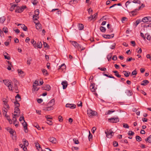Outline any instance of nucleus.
Wrapping results in <instances>:
<instances>
[{
	"instance_id": "1",
	"label": "nucleus",
	"mask_w": 151,
	"mask_h": 151,
	"mask_svg": "<svg viewBox=\"0 0 151 151\" xmlns=\"http://www.w3.org/2000/svg\"><path fill=\"white\" fill-rule=\"evenodd\" d=\"M105 133L106 134L107 137L110 138L113 136L114 133L111 129L107 130L105 132Z\"/></svg>"
},
{
	"instance_id": "2",
	"label": "nucleus",
	"mask_w": 151,
	"mask_h": 151,
	"mask_svg": "<svg viewBox=\"0 0 151 151\" xmlns=\"http://www.w3.org/2000/svg\"><path fill=\"white\" fill-rule=\"evenodd\" d=\"M87 113L89 116H94L97 114L96 112L93 111L90 109H88L87 110Z\"/></svg>"
},
{
	"instance_id": "3",
	"label": "nucleus",
	"mask_w": 151,
	"mask_h": 151,
	"mask_svg": "<svg viewBox=\"0 0 151 151\" xmlns=\"http://www.w3.org/2000/svg\"><path fill=\"white\" fill-rule=\"evenodd\" d=\"M5 84L8 86L9 90L12 91L13 89V84L9 81H5L4 82Z\"/></svg>"
},
{
	"instance_id": "4",
	"label": "nucleus",
	"mask_w": 151,
	"mask_h": 151,
	"mask_svg": "<svg viewBox=\"0 0 151 151\" xmlns=\"http://www.w3.org/2000/svg\"><path fill=\"white\" fill-rule=\"evenodd\" d=\"M14 83V86L13 87V88L15 90V92L16 93H18L19 92V91L18 90V88L17 86L18 84V81L16 79H14L13 81Z\"/></svg>"
},
{
	"instance_id": "5",
	"label": "nucleus",
	"mask_w": 151,
	"mask_h": 151,
	"mask_svg": "<svg viewBox=\"0 0 151 151\" xmlns=\"http://www.w3.org/2000/svg\"><path fill=\"white\" fill-rule=\"evenodd\" d=\"M26 6H22L18 7L15 10V12L17 13H21L26 8Z\"/></svg>"
},
{
	"instance_id": "6",
	"label": "nucleus",
	"mask_w": 151,
	"mask_h": 151,
	"mask_svg": "<svg viewBox=\"0 0 151 151\" xmlns=\"http://www.w3.org/2000/svg\"><path fill=\"white\" fill-rule=\"evenodd\" d=\"M3 102L4 104V108L6 109H9V106L8 104H7L8 102V100L5 99H3Z\"/></svg>"
},
{
	"instance_id": "7",
	"label": "nucleus",
	"mask_w": 151,
	"mask_h": 151,
	"mask_svg": "<svg viewBox=\"0 0 151 151\" xmlns=\"http://www.w3.org/2000/svg\"><path fill=\"white\" fill-rule=\"evenodd\" d=\"M110 122L112 123H116L119 121V119L118 118H113L109 119Z\"/></svg>"
},
{
	"instance_id": "8",
	"label": "nucleus",
	"mask_w": 151,
	"mask_h": 151,
	"mask_svg": "<svg viewBox=\"0 0 151 151\" xmlns=\"http://www.w3.org/2000/svg\"><path fill=\"white\" fill-rule=\"evenodd\" d=\"M142 21L144 22H150L151 21V17H145L143 18Z\"/></svg>"
},
{
	"instance_id": "9",
	"label": "nucleus",
	"mask_w": 151,
	"mask_h": 151,
	"mask_svg": "<svg viewBox=\"0 0 151 151\" xmlns=\"http://www.w3.org/2000/svg\"><path fill=\"white\" fill-rule=\"evenodd\" d=\"M24 122L22 123V125L24 127V130L25 133L28 132L27 124V122L24 120Z\"/></svg>"
},
{
	"instance_id": "10",
	"label": "nucleus",
	"mask_w": 151,
	"mask_h": 151,
	"mask_svg": "<svg viewBox=\"0 0 151 151\" xmlns=\"http://www.w3.org/2000/svg\"><path fill=\"white\" fill-rule=\"evenodd\" d=\"M17 72L18 73V75L20 76L23 77L24 76L25 74L24 72L22 71L21 69H18Z\"/></svg>"
},
{
	"instance_id": "11",
	"label": "nucleus",
	"mask_w": 151,
	"mask_h": 151,
	"mask_svg": "<svg viewBox=\"0 0 151 151\" xmlns=\"http://www.w3.org/2000/svg\"><path fill=\"white\" fill-rule=\"evenodd\" d=\"M66 107H69L71 109H73L76 107V105L73 104H67L65 105Z\"/></svg>"
},
{
	"instance_id": "12",
	"label": "nucleus",
	"mask_w": 151,
	"mask_h": 151,
	"mask_svg": "<svg viewBox=\"0 0 151 151\" xmlns=\"http://www.w3.org/2000/svg\"><path fill=\"white\" fill-rule=\"evenodd\" d=\"M61 84L63 85V89H64L66 88L68 85V82L66 81H62Z\"/></svg>"
},
{
	"instance_id": "13",
	"label": "nucleus",
	"mask_w": 151,
	"mask_h": 151,
	"mask_svg": "<svg viewBox=\"0 0 151 151\" xmlns=\"http://www.w3.org/2000/svg\"><path fill=\"white\" fill-rule=\"evenodd\" d=\"M49 141L53 144H55L57 142L56 139L53 137H50L49 138Z\"/></svg>"
},
{
	"instance_id": "14",
	"label": "nucleus",
	"mask_w": 151,
	"mask_h": 151,
	"mask_svg": "<svg viewBox=\"0 0 151 151\" xmlns=\"http://www.w3.org/2000/svg\"><path fill=\"white\" fill-rule=\"evenodd\" d=\"M103 37L104 38L106 39H110L112 38H113L114 37V34H112L111 35H103Z\"/></svg>"
},
{
	"instance_id": "15",
	"label": "nucleus",
	"mask_w": 151,
	"mask_h": 151,
	"mask_svg": "<svg viewBox=\"0 0 151 151\" xmlns=\"http://www.w3.org/2000/svg\"><path fill=\"white\" fill-rule=\"evenodd\" d=\"M18 26L20 25L21 28L23 30L25 31H26L27 29V27L24 24H17Z\"/></svg>"
},
{
	"instance_id": "16",
	"label": "nucleus",
	"mask_w": 151,
	"mask_h": 151,
	"mask_svg": "<svg viewBox=\"0 0 151 151\" xmlns=\"http://www.w3.org/2000/svg\"><path fill=\"white\" fill-rule=\"evenodd\" d=\"M43 89L47 91H49L50 90V85H46L45 86L43 87Z\"/></svg>"
},
{
	"instance_id": "17",
	"label": "nucleus",
	"mask_w": 151,
	"mask_h": 151,
	"mask_svg": "<svg viewBox=\"0 0 151 151\" xmlns=\"http://www.w3.org/2000/svg\"><path fill=\"white\" fill-rule=\"evenodd\" d=\"M55 100L54 99H52L47 104V106H53L54 104Z\"/></svg>"
},
{
	"instance_id": "18",
	"label": "nucleus",
	"mask_w": 151,
	"mask_h": 151,
	"mask_svg": "<svg viewBox=\"0 0 151 151\" xmlns=\"http://www.w3.org/2000/svg\"><path fill=\"white\" fill-rule=\"evenodd\" d=\"M139 10V9H136L134 10L131 11L129 12V13L133 16H134L136 14V13L137 11Z\"/></svg>"
},
{
	"instance_id": "19",
	"label": "nucleus",
	"mask_w": 151,
	"mask_h": 151,
	"mask_svg": "<svg viewBox=\"0 0 151 151\" xmlns=\"http://www.w3.org/2000/svg\"><path fill=\"white\" fill-rule=\"evenodd\" d=\"M48 106L47 107L45 108L44 110L46 111H49L52 110L53 109V107L52 106Z\"/></svg>"
},
{
	"instance_id": "20",
	"label": "nucleus",
	"mask_w": 151,
	"mask_h": 151,
	"mask_svg": "<svg viewBox=\"0 0 151 151\" xmlns=\"http://www.w3.org/2000/svg\"><path fill=\"white\" fill-rule=\"evenodd\" d=\"M35 146L37 150H40V149L42 150L40 145L38 142H35Z\"/></svg>"
},
{
	"instance_id": "21",
	"label": "nucleus",
	"mask_w": 151,
	"mask_h": 151,
	"mask_svg": "<svg viewBox=\"0 0 151 151\" xmlns=\"http://www.w3.org/2000/svg\"><path fill=\"white\" fill-rule=\"evenodd\" d=\"M149 83V81L146 80H144L142 81L141 85L142 86H145Z\"/></svg>"
},
{
	"instance_id": "22",
	"label": "nucleus",
	"mask_w": 151,
	"mask_h": 151,
	"mask_svg": "<svg viewBox=\"0 0 151 151\" xmlns=\"http://www.w3.org/2000/svg\"><path fill=\"white\" fill-rule=\"evenodd\" d=\"M95 85V83H93V84H91L90 86V89L92 92H94L95 91V88H94Z\"/></svg>"
},
{
	"instance_id": "23",
	"label": "nucleus",
	"mask_w": 151,
	"mask_h": 151,
	"mask_svg": "<svg viewBox=\"0 0 151 151\" xmlns=\"http://www.w3.org/2000/svg\"><path fill=\"white\" fill-rule=\"evenodd\" d=\"M78 28L79 30H81L84 28V25L83 24H79L78 25Z\"/></svg>"
},
{
	"instance_id": "24",
	"label": "nucleus",
	"mask_w": 151,
	"mask_h": 151,
	"mask_svg": "<svg viewBox=\"0 0 151 151\" xmlns=\"http://www.w3.org/2000/svg\"><path fill=\"white\" fill-rule=\"evenodd\" d=\"M16 102H18L20 101L21 100V97L19 94H17L15 97Z\"/></svg>"
},
{
	"instance_id": "25",
	"label": "nucleus",
	"mask_w": 151,
	"mask_h": 151,
	"mask_svg": "<svg viewBox=\"0 0 151 151\" xmlns=\"http://www.w3.org/2000/svg\"><path fill=\"white\" fill-rule=\"evenodd\" d=\"M38 85H35L33 84V88L32 89V91H37L38 89H39V88H37V86Z\"/></svg>"
},
{
	"instance_id": "26",
	"label": "nucleus",
	"mask_w": 151,
	"mask_h": 151,
	"mask_svg": "<svg viewBox=\"0 0 151 151\" xmlns=\"http://www.w3.org/2000/svg\"><path fill=\"white\" fill-rule=\"evenodd\" d=\"M41 25L39 23H37L36 24V27L37 29H40L41 28Z\"/></svg>"
},
{
	"instance_id": "27",
	"label": "nucleus",
	"mask_w": 151,
	"mask_h": 151,
	"mask_svg": "<svg viewBox=\"0 0 151 151\" xmlns=\"http://www.w3.org/2000/svg\"><path fill=\"white\" fill-rule=\"evenodd\" d=\"M72 44L76 48H77L78 46L79 45L78 43L75 41H72Z\"/></svg>"
},
{
	"instance_id": "28",
	"label": "nucleus",
	"mask_w": 151,
	"mask_h": 151,
	"mask_svg": "<svg viewBox=\"0 0 151 151\" xmlns=\"http://www.w3.org/2000/svg\"><path fill=\"white\" fill-rule=\"evenodd\" d=\"M14 112L16 113L17 114L19 113V114H20V110L19 108L17 107H15L14 109Z\"/></svg>"
},
{
	"instance_id": "29",
	"label": "nucleus",
	"mask_w": 151,
	"mask_h": 151,
	"mask_svg": "<svg viewBox=\"0 0 151 151\" xmlns=\"http://www.w3.org/2000/svg\"><path fill=\"white\" fill-rule=\"evenodd\" d=\"M123 73H124V76L126 77H128L130 73V72L126 71H124Z\"/></svg>"
},
{
	"instance_id": "30",
	"label": "nucleus",
	"mask_w": 151,
	"mask_h": 151,
	"mask_svg": "<svg viewBox=\"0 0 151 151\" xmlns=\"http://www.w3.org/2000/svg\"><path fill=\"white\" fill-rule=\"evenodd\" d=\"M23 142L24 146H27L28 145V142L27 140L25 139H23Z\"/></svg>"
},
{
	"instance_id": "31",
	"label": "nucleus",
	"mask_w": 151,
	"mask_h": 151,
	"mask_svg": "<svg viewBox=\"0 0 151 151\" xmlns=\"http://www.w3.org/2000/svg\"><path fill=\"white\" fill-rule=\"evenodd\" d=\"M113 72L115 73V75L118 77V78H120L121 77V75L118 74V72L116 70H114L113 71Z\"/></svg>"
},
{
	"instance_id": "32",
	"label": "nucleus",
	"mask_w": 151,
	"mask_h": 151,
	"mask_svg": "<svg viewBox=\"0 0 151 151\" xmlns=\"http://www.w3.org/2000/svg\"><path fill=\"white\" fill-rule=\"evenodd\" d=\"M77 49H78L79 50L81 51L82 50H84L85 49V48L83 47L82 46L79 45Z\"/></svg>"
},
{
	"instance_id": "33",
	"label": "nucleus",
	"mask_w": 151,
	"mask_h": 151,
	"mask_svg": "<svg viewBox=\"0 0 151 151\" xmlns=\"http://www.w3.org/2000/svg\"><path fill=\"white\" fill-rule=\"evenodd\" d=\"M126 93H127V95L129 96H130L132 95V93L131 92L130 90H127L125 91Z\"/></svg>"
},
{
	"instance_id": "34",
	"label": "nucleus",
	"mask_w": 151,
	"mask_h": 151,
	"mask_svg": "<svg viewBox=\"0 0 151 151\" xmlns=\"http://www.w3.org/2000/svg\"><path fill=\"white\" fill-rule=\"evenodd\" d=\"M39 18V15L35 14L33 16V20H37Z\"/></svg>"
},
{
	"instance_id": "35",
	"label": "nucleus",
	"mask_w": 151,
	"mask_h": 151,
	"mask_svg": "<svg viewBox=\"0 0 151 151\" xmlns=\"http://www.w3.org/2000/svg\"><path fill=\"white\" fill-rule=\"evenodd\" d=\"M5 18L4 17H3L0 18V22L1 23H4V21L5 20Z\"/></svg>"
},
{
	"instance_id": "36",
	"label": "nucleus",
	"mask_w": 151,
	"mask_h": 151,
	"mask_svg": "<svg viewBox=\"0 0 151 151\" xmlns=\"http://www.w3.org/2000/svg\"><path fill=\"white\" fill-rule=\"evenodd\" d=\"M100 29L101 32H105L106 30V29L104 27L102 26L100 27Z\"/></svg>"
},
{
	"instance_id": "37",
	"label": "nucleus",
	"mask_w": 151,
	"mask_h": 151,
	"mask_svg": "<svg viewBox=\"0 0 151 151\" xmlns=\"http://www.w3.org/2000/svg\"><path fill=\"white\" fill-rule=\"evenodd\" d=\"M20 147L22 148L24 151H25L27 149L26 147L24 145H23L22 144H21L19 145Z\"/></svg>"
},
{
	"instance_id": "38",
	"label": "nucleus",
	"mask_w": 151,
	"mask_h": 151,
	"mask_svg": "<svg viewBox=\"0 0 151 151\" xmlns=\"http://www.w3.org/2000/svg\"><path fill=\"white\" fill-rule=\"evenodd\" d=\"M135 138L136 140L137 141L140 142L142 140L141 138L139 136H136Z\"/></svg>"
},
{
	"instance_id": "39",
	"label": "nucleus",
	"mask_w": 151,
	"mask_h": 151,
	"mask_svg": "<svg viewBox=\"0 0 151 151\" xmlns=\"http://www.w3.org/2000/svg\"><path fill=\"white\" fill-rule=\"evenodd\" d=\"M127 134L128 135L133 136L134 134V133L131 131H128Z\"/></svg>"
},
{
	"instance_id": "40",
	"label": "nucleus",
	"mask_w": 151,
	"mask_h": 151,
	"mask_svg": "<svg viewBox=\"0 0 151 151\" xmlns=\"http://www.w3.org/2000/svg\"><path fill=\"white\" fill-rule=\"evenodd\" d=\"M42 44L41 42H37V47L39 48H41L42 47Z\"/></svg>"
},
{
	"instance_id": "41",
	"label": "nucleus",
	"mask_w": 151,
	"mask_h": 151,
	"mask_svg": "<svg viewBox=\"0 0 151 151\" xmlns=\"http://www.w3.org/2000/svg\"><path fill=\"white\" fill-rule=\"evenodd\" d=\"M145 141H147L149 143H151V136H150L147 139H145Z\"/></svg>"
},
{
	"instance_id": "42",
	"label": "nucleus",
	"mask_w": 151,
	"mask_h": 151,
	"mask_svg": "<svg viewBox=\"0 0 151 151\" xmlns=\"http://www.w3.org/2000/svg\"><path fill=\"white\" fill-rule=\"evenodd\" d=\"M145 35V36H147V37H146L147 39L148 40H150L151 39V37L148 34V33H146Z\"/></svg>"
},
{
	"instance_id": "43",
	"label": "nucleus",
	"mask_w": 151,
	"mask_h": 151,
	"mask_svg": "<svg viewBox=\"0 0 151 151\" xmlns=\"http://www.w3.org/2000/svg\"><path fill=\"white\" fill-rule=\"evenodd\" d=\"M65 65L64 64H63L61 65L60 66V68L59 69H65Z\"/></svg>"
},
{
	"instance_id": "44",
	"label": "nucleus",
	"mask_w": 151,
	"mask_h": 151,
	"mask_svg": "<svg viewBox=\"0 0 151 151\" xmlns=\"http://www.w3.org/2000/svg\"><path fill=\"white\" fill-rule=\"evenodd\" d=\"M42 71L44 75H48L47 71L45 69H43L42 70Z\"/></svg>"
},
{
	"instance_id": "45",
	"label": "nucleus",
	"mask_w": 151,
	"mask_h": 151,
	"mask_svg": "<svg viewBox=\"0 0 151 151\" xmlns=\"http://www.w3.org/2000/svg\"><path fill=\"white\" fill-rule=\"evenodd\" d=\"M73 141L74 142L75 144H78L79 143V142L78 141V139H73Z\"/></svg>"
},
{
	"instance_id": "46",
	"label": "nucleus",
	"mask_w": 151,
	"mask_h": 151,
	"mask_svg": "<svg viewBox=\"0 0 151 151\" xmlns=\"http://www.w3.org/2000/svg\"><path fill=\"white\" fill-rule=\"evenodd\" d=\"M132 2L135 3H137L139 4L140 3V1L139 0H133Z\"/></svg>"
},
{
	"instance_id": "47",
	"label": "nucleus",
	"mask_w": 151,
	"mask_h": 151,
	"mask_svg": "<svg viewBox=\"0 0 151 151\" xmlns=\"http://www.w3.org/2000/svg\"><path fill=\"white\" fill-rule=\"evenodd\" d=\"M8 29L6 27H4L3 29V31L5 33H6L8 32Z\"/></svg>"
},
{
	"instance_id": "48",
	"label": "nucleus",
	"mask_w": 151,
	"mask_h": 151,
	"mask_svg": "<svg viewBox=\"0 0 151 151\" xmlns=\"http://www.w3.org/2000/svg\"><path fill=\"white\" fill-rule=\"evenodd\" d=\"M123 127L125 128H129V126L127 124L123 123Z\"/></svg>"
},
{
	"instance_id": "49",
	"label": "nucleus",
	"mask_w": 151,
	"mask_h": 151,
	"mask_svg": "<svg viewBox=\"0 0 151 151\" xmlns=\"http://www.w3.org/2000/svg\"><path fill=\"white\" fill-rule=\"evenodd\" d=\"M116 45V44L115 43H113L112 45H111L110 46V48L114 49Z\"/></svg>"
},
{
	"instance_id": "50",
	"label": "nucleus",
	"mask_w": 151,
	"mask_h": 151,
	"mask_svg": "<svg viewBox=\"0 0 151 151\" xmlns=\"http://www.w3.org/2000/svg\"><path fill=\"white\" fill-rule=\"evenodd\" d=\"M141 22V21L140 20H137L135 24V26L136 27Z\"/></svg>"
},
{
	"instance_id": "51",
	"label": "nucleus",
	"mask_w": 151,
	"mask_h": 151,
	"mask_svg": "<svg viewBox=\"0 0 151 151\" xmlns=\"http://www.w3.org/2000/svg\"><path fill=\"white\" fill-rule=\"evenodd\" d=\"M47 123L50 125H52V121L50 120H47Z\"/></svg>"
},
{
	"instance_id": "52",
	"label": "nucleus",
	"mask_w": 151,
	"mask_h": 151,
	"mask_svg": "<svg viewBox=\"0 0 151 151\" xmlns=\"http://www.w3.org/2000/svg\"><path fill=\"white\" fill-rule=\"evenodd\" d=\"M132 2V1L131 0H129V1H128L125 4V6L127 7V6L128 5V4Z\"/></svg>"
},
{
	"instance_id": "53",
	"label": "nucleus",
	"mask_w": 151,
	"mask_h": 151,
	"mask_svg": "<svg viewBox=\"0 0 151 151\" xmlns=\"http://www.w3.org/2000/svg\"><path fill=\"white\" fill-rule=\"evenodd\" d=\"M14 104L16 106L15 107H18L20 106L18 102H16V101L14 102Z\"/></svg>"
},
{
	"instance_id": "54",
	"label": "nucleus",
	"mask_w": 151,
	"mask_h": 151,
	"mask_svg": "<svg viewBox=\"0 0 151 151\" xmlns=\"http://www.w3.org/2000/svg\"><path fill=\"white\" fill-rule=\"evenodd\" d=\"M35 14L36 15H39V10L38 9H37L35 11Z\"/></svg>"
},
{
	"instance_id": "55",
	"label": "nucleus",
	"mask_w": 151,
	"mask_h": 151,
	"mask_svg": "<svg viewBox=\"0 0 151 151\" xmlns=\"http://www.w3.org/2000/svg\"><path fill=\"white\" fill-rule=\"evenodd\" d=\"M92 134L90 133V132L89 131V134L88 137V138L89 140H90V139L92 138Z\"/></svg>"
},
{
	"instance_id": "56",
	"label": "nucleus",
	"mask_w": 151,
	"mask_h": 151,
	"mask_svg": "<svg viewBox=\"0 0 151 151\" xmlns=\"http://www.w3.org/2000/svg\"><path fill=\"white\" fill-rule=\"evenodd\" d=\"M137 74V71H136V70H134L132 72L131 74H132V75H136Z\"/></svg>"
},
{
	"instance_id": "57",
	"label": "nucleus",
	"mask_w": 151,
	"mask_h": 151,
	"mask_svg": "<svg viewBox=\"0 0 151 151\" xmlns=\"http://www.w3.org/2000/svg\"><path fill=\"white\" fill-rule=\"evenodd\" d=\"M101 71H106V69L105 68H101L100 67H99L98 68Z\"/></svg>"
},
{
	"instance_id": "58",
	"label": "nucleus",
	"mask_w": 151,
	"mask_h": 151,
	"mask_svg": "<svg viewBox=\"0 0 151 151\" xmlns=\"http://www.w3.org/2000/svg\"><path fill=\"white\" fill-rule=\"evenodd\" d=\"M49 116H46L45 117L46 118L47 120H49V119H52V118L51 117H50Z\"/></svg>"
},
{
	"instance_id": "59",
	"label": "nucleus",
	"mask_w": 151,
	"mask_h": 151,
	"mask_svg": "<svg viewBox=\"0 0 151 151\" xmlns=\"http://www.w3.org/2000/svg\"><path fill=\"white\" fill-rule=\"evenodd\" d=\"M59 121L60 122H62L63 121L62 117L61 116H59L58 117Z\"/></svg>"
},
{
	"instance_id": "60",
	"label": "nucleus",
	"mask_w": 151,
	"mask_h": 151,
	"mask_svg": "<svg viewBox=\"0 0 151 151\" xmlns=\"http://www.w3.org/2000/svg\"><path fill=\"white\" fill-rule=\"evenodd\" d=\"M112 59L114 61L116 60L117 59L116 56V55H114L112 57Z\"/></svg>"
},
{
	"instance_id": "61",
	"label": "nucleus",
	"mask_w": 151,
	"mask_h": 151,
	"mask_svg": "<svg viewBox=\"0 0 151 151\" xmlns=\"http://www.w3.org/2000/svg\"><path fill=\"white\" fill-rule=\"evenodd\" d=\"M33 84L35 85H39V84H38V80H36L35 81V82Z\"/></svg>"
},
{
	"instance_id": "62",
	"label": "nucleus",
	"mask_w": 151,
	"mask_h": 151,
	"mask_svg": "<svg viewBox=\"0 0 151 151\" xmlns=\"http://www.w3.org/2000/svg\"><path fill=\"white\" fill-rule=\"evenodd\" d=\"M77 105L78 106H82V103L81 101H79Z\"/></svg>"
},
{
	"instance_id": "63",
	"label": "nucleus",
	"mask_w": 151,
	"mask_h": 151,
	"mask_svg": "<svg viewBox=\"0 0 151 151\" xmlns=\"http://www.w3.org/2000/svg\"><path fill=\"white\" fill-rule=\"evenodd\" d=\"M113 145L114 147H116L118 145V143L116 141H114L113 143Z\"/></svg>"
},
{
	"instance_id": "64",
	"label": "nucleus",
	"mask_w": 151,
	"mask_h": 151,
	"mask_svg": "<svg viewBox=\"0 0 151 151\" xmlns=\"http://www.w3.org/2000/svg\"><path fill=\"white\" fill-rule=\"evenodd\" d=\"M96 130V128L95 127H93L91 130V132L93 133H94L95 131Z\"/></svg>"
}]
</instances>
